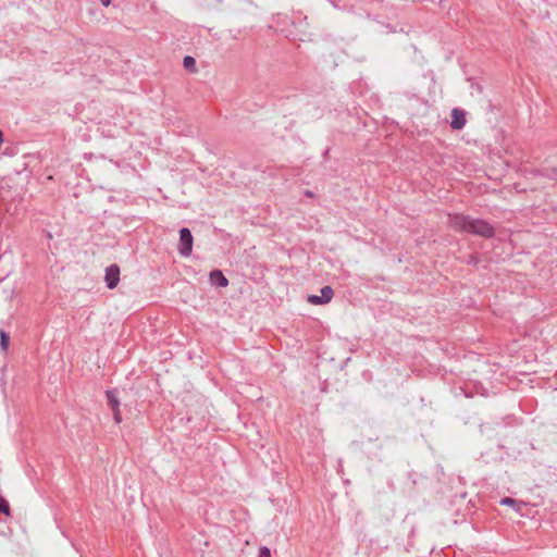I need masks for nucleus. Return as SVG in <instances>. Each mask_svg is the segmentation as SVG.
Here are the masks:
<instances>
[{"mask_svg":"<svg viewBox=\"0 0 557 557\" xmlns=\"http://www.w3.org/2000/svg\"><path fill=\"white\" fill-rule=\"evenodd\" d=\"M447 223L455 231L479 235L484 238H491L495 235V231L490 223L462 213L448 214Z\"/></svg>","mask_w":557,"mask_h":557,"instance_id":"nucleus-1","label":"nucleus"},{"mask_svg":"<svg viewBox=\"0 0 557 557\" xmlns=\"http://www.w3.org/2000/svg\"><path fill=\"white\" fill-rule=\"evenodd\" d=\"M194 238L191 232L187 227H183L180 231V244L177 247L178 253L182 257H189L193 251Z\"/></svg>","mask_w":557,"mask_h":557,"instance_id":"nucleus-2","label":"nucleus"},{"mask_svg":"<svg viewBox=\"0 0 557 557\" xmlns=\"http://www.w3.org/2000/svg\"><path fill=\"white\" fill-rule=\"evenodd\" d=\"M104 282L109 289H113L120 282V267L115 263L106 268Z\"/></svg>","mask_w":557,"mask_h":557,"instance_id":"nucleus-3","label":"nucleus"},{"mask_svg":"<svg viewBox=\"0 0 557 557\" xmlns=\"http://www.w3.org/2000/svg\"><path fill=\"white\" fill-rule=\"evenodd\" d=\"M320 293H321L320 296L310 295L308 297V302H310L311 305H325V304H329L334 296V290L331 286L322 287Z\"/></svg>","mask_w":557,"mask_h":557,"instance_id":"nucleus-4","label":"nucleus"},{"mask_svg":"<svg viewBox=\"0 0 557 557\" xmlns=\"http://www.w3.org/2000/svg\"><path fill=\"white\" fill-rule=\"evenodd\" d=\"M466 114L465 111L460 109H453L451 111V122L450 126L453 129H462L466 125Z\"/></svg>","mask_w":557,"mask_h":557,"instance_id":"nucleus-5","label":"nucleus"},{"mask_svg":"<svg viewBox=\"0 0 557 557\" xmlns=\"http://www.w3.org/2000/svg\"><path fill=\"white\" fill-rule=\"evenodd\" d=\"M210 281L212 284L225 287L228 285L227 278L223 275V273L220 270H214L210 273Z\"/></svg>","mask_w":557,"mask_h":557,"instance_id":"nucleus-6","label":"nucleus"},{"mask_svg":"<svg viewBox=\"0 0 557 557\" xmlns=\"http://www.w3.org/2000/svg\"><path fill=\"white\" fill-rule=\"evenodd\" d=\"M108 404L112 409L120 408V400L116 396L115 391H107L106 393Z\"/></svg>","mask_w":557,"mask_h":557,"instance_id":"nucleus-7","label":"nucleus"},{"mask_svg":"<svg viewBox=\"0 0 557 557\" xmlns=\"http://www.w3.org/2000/svg\"><path fill=\"white\" fill-rule=\"evenodd\" d=\"M183 65H184V67H185L187 71H189V72H191V73L196 72V70H197V69H196V60H195L193 57H190V55H186V57L183 59Z\"/></svg>","mask_w":557,"mask_h":557,"instance_id":"nucleus-8","label":"nucleus"},{"mask_svg":"<svg viewBox=\"0 0 557 557\" xmlns=\"http://www.w3.org/2000/svg\"><path fill=\"white\" fill-rule=\"evenodd\" d=\"M0 513H4L7 517L10 516L9 502L2 496H0Z\"/></svg>","mask_w":557,"mask_h":557,"instance_id":"nucleus-9","label":"nucleus"},{"mask_svg":"<svg viewBox=\"0 0 557 557\" xmlns=\"http://www.w3.org/2000/svg\"><path fill=\"white\" fill-rule=\"evenodd\" d=\"M0 345L3 350L8 349L9 335L3 330H0Z\"/></svg>","mask_w":557,"mask_h":557,"instance_id":"nucleus-10","label":"nucleus"},{"mask_svg":"<svg viewBox=\"0 0 557 557\" xmlns=\"http://www.w3.org/2000/svg\"><path fill=\"white\" fill-rule=\"evenodd\" d=\"M259 557H271V552L267 546H261L259 548Z\"/></svg>","mask_w":557,"mask_h":557,"instance_id":"nucleus-11","label":"nucleus"},{"mask_svg":"<svg viewBox=\"0 0 557 557\" xmlns=\"http://www.w3.org/2000/svg\"><path fill=\"white\" fill-rule=\"evenodd\" d=\"M500 504L502 505H507V506H515L516 505V500L513 498H510V497H504L500 499Z\"/></svg>","mask_w":557,"mask_h":557,"instance_id":"nucleus-12","label":"nucleus"},{"mask_svg":"<svg viewBox=\"0 0 557 557\" xmlns=\"http://www.w3.org/2000/svg\"><path fill=\"white\" fill-rule=\"evenodd\" d=\"M113 411V418H114V421L116 423H120L122 421V416H121V411H120V408H116V409H112Z\"/></svg>","mask_w":557,"mask_h":557,"instance_id":"nucleus-13","label":"nucleus"},{"mask_svg":"<svg viewBox=\"0 0 557 557\" xmlns=\"http://www.w3.org/2000/svg\"><path fill=\"white\" fill-rule=\"evenodd\" d=\"M100 2L102 3V5L104 7H109L111 4V0H100Z\"/></svg>","mask_w":557,"mask_h":557,"instance_id":"nucleus-14","label":"nucleus"},{"mask_svg":"<svg viewBox=\"0 0 557 557\" xmlns=\"http://www.w3.org/2000/svg\"><path fill=\"white\" fill-rule=\"evenodd\" d=\"M3 143V133L0 131V146L2 145Z\"/></svg>","mask_w":557,"mask_h":557,"instance_id":"nucleus-15","label":"nucleus"}]
</instances>
